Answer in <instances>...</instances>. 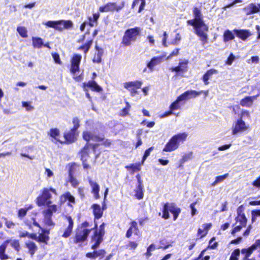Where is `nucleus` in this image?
<instances>
[{
  "label": "nucleus",
  "mask_w": 260,
  "mask_h": 260,
  "mask_svg": "<svg viewBox=\"0 0 260 260\" xmlns=\"http://www.w3.org/2000/svg\"><path fill=\"white\" fill-rule=\"evenodd\" d=\"M124 6V3L122 2L120 5H117L115 3H109L105 6H101L99 8L101 12H108L116 11L117 12L121 10Z\"/></svg>",
  "instance_id": "7"
},
{
  "label": "nucleus",
  "mask_w": 260,
  "mask_h": 260,
  "mask_svg": "<svg viewBox=\"0 0 260 260\" xmlns=\"http://www.w3.org/2000/svg\"><path fill=\"white\" fill-rule=\"evenodd\" d=\"M240 251L239 249L235 250L231 254L230 260H238Z\"/></svg>",
  "instance_id": "55"
},
{
  "label": "nucleus",
  "mask_w": 260,
  "mask_h": 260,
  "mask_svg": "<svg viewBox=\"0 0 260 260\" xmlns=\"http://www.w3.org/2000/svg\"><path fill=\"white\" fill-rule=\"evenodd\" d=\"M139 229L137 226V223L136 221H132L131 223V226L128 229L126 234V237L127 238H129L132 236L133 233L134 234L138 235L139 234Z\"/></svg>",
  "instance_id": "26"
},
{
  "label": "nucleus",
  "mask_w": 260,
  "mask_h": 260,
  "mask_svg": "<svg viewBox=\"0 0 260 260\" xmlns=\"http://www.w3.org/2000/svg\"><path fill=\"white\" fill-rule=\"evenodd\" d=\"M155 249V246L154 244H151L147 248V252L146 253V256L149 257L151 255V252Z\"/></svg>",
  "instance_id": "60"
},
{
  "label": "nucleus",
  "mask_w": 260,
  "mask_h": 260,
  "mask_svg": "<svg viewBox=\"0 0 260 260\" xmlns=\"http://www.w3.org/2000/svg\"><path fill=\"white\" fill-rule=\"evenodd\" d=\"M81 58V55L78 54H74L71 58L70 72L74 76L79 71V64Z\"/></svg>",
  "instance_id": "8"
},
{
  "label": "nucleus",
  "mask_w": 260,
  "mask_h": 260,
  "mask_svg": "<svg viewBox=\"0 0 260 260\" xmlns=\"http://www.w3.org/2000/svg\"><path fill=\"white\" fill-rule=\"evenodd\" d=\"M85 152H86V150H84L82 152V162H83V166L84 169H87L90 168V166H89V165H88V164H87L85 162V161H86V159L85 158V156H84V153Z\"/></svg>",
  "instance_id": "61"
},
{
  "label": "nucleus",
  "mask_w": 260,
  "mask_h": 260,
  "mask_svg": "<svg viewBox=\"0 0 260 260\" xmlns=\"http://www.w3.org/2000/svg\"><path fill=\"white\" fill-rule=\"evenodd\" d=\"M203 91H196L195 90H187L184 93H182L181 95V97L184 101L188 100L190 99L196 98L197 96H199L202 93Z\"/></svg>",
  "instance_id": "21"
},
{
  "label": "nucleus",
  "mask_w": 260,
  "mask_h": 260,
  "mask_svg": "<svg viewBox=\"0 0 260 260\" xmlns=\"http://www.w3.org/2000/svg\"><path fill=\"white\" fill-rule=\"evenodd\" d=\"M234 31L237 37L243 41H245L252 35L251 31L248 29H235Z\"/></svg>",
  "instance_id": "19"
},
{
  "label": "nucleus",
  "mask_w": 260,
  "mask_h": 260,
  "mask_svg": "<svg viewBox=\"0 0 260 260\" xmlns=\"http://www.w3.org/2000/svg\"><path fill=\"white\" fill-rule=\"evenodd\" d=\"M59 131L58 129L55 128H51L50 129V131L48 132V135L50 136V137L54 138L55 140H58L57 137L59 136Z\"/></svg>",
  "instance_id": "43"
},
{
  "label": "nucleus",
  "mask_w": 260,
  "mask_h": 260,
  "mask_svg": "<svg viewBox=\"0 0 260 260\" xmlns=\"http://www.w3.org/2000/svg\"><path fill=\"white\" fill-rule=\"evenodd\" d=\"M77 135L76 130L71 129L64 134V138L68 143H72L76 140Z\"/></svg>",
  "instance_id": "22"
},
{
  "label": "nucleus",
  "mask_w": 260,
  "mask_h": 260,
  "mask_svg": "<svg viewBox=\"0 0 260 260\" xmlns=\"http://www.w3.org/2000/svg\"><path fill=\"white\" fill-rule=\"evenodd\" d=\"M89 223L87 222L83 223L81 226L76 231V236L74 238V243L76 244L85 241L91 232L92 229H89Z\"/></svg>",
  "instance_id": "3"
},
{
  "label": "nucleus",
  "mask_w": 260,
  "mask_h": 260,
  "mask_svg": "<svg viewBox=\"0 0 260 260\" xmlns=\"http://www.w3.org/2000/svg\"><path fill=\"white\" fill-rule=\"evenodd\" d=\"M105 253V251L104 250H101L97 251H94L92 253H87L86 254V257L90 258H95L100 256H104Z\"/></svg>",
  "instance_id": "36"
},
{
  "label": "nucleus",
  "mask_w": 260,
  "mask_h": 260,
  "mask_svg": "<svg viewBox=\"0 0 260 260\" xmlns=\"http://www.w3.org/2000/svg\"><path fill=\"white\" fill-rule=\"evenodd\" d=\"M10 242L9 240H6L0 246V259L1 260H6L9 258L8 256L5 254V252Z\"/></svg>",
  "instance_id": "31"
},
{
  "label": "nucleus",
  "mask_w": 260,
  "mask_h": 260,
  "mask_svg": "<svg viewBox=\"0 0 260 260\" xmlns=\"http://www.w3.org/2000/svg\"><path fill=\"white\" fill-rule=\"evenodd\" d=\"M92 208L93 209V213L95 218L97 219L100 218L103 215V210L105 209L104 207L102 209L99 205L93 204L92 206Z\"/></svg>",
  "instance_id": "29"
},
{
  "label": "nucleus",
  "mask_w": 260,
  "mask_h": 260,
  "mask_svg": "<svg viewBox=\"0 0 260 260\" xmlns=\"http://www.w3.org/2000/svg\"><path fill=\"white\" fill-rule=\"evenodd\" d=\"M195 30L196 34L200 38V40L204 43H206L208 40L207 32L208 26L204 22L191 25Z\"/></svg>",
  "instance_id": "5"
},
{
  "label": "nucleus",
  "mask_w": 260,
  "mask_h": 260,
  "mask_svg": "<svg viewBox=\"0 0 260 260\" xmlns=\"http://www.w3.org/2000/svg\"><path fill=\"white\" fill-rule=\"evenodd\" d=\"M49 237L45 234H40L38 237V241L40 243H43L45 245L47 244Z\"/></svg>",
  "instance_id": "49"
},
{
  "label": "nucleus",
  "mask_w": 260,
  "mask_h": 260,
  "mask_svg": "<svg viewBox=\"0 0 260 260\" xmlns=\"http://www.w3.org/2000/svg\"><path fill=\"white\" fill-rule=\"evenodd\" d=\"M179 49H176L173 51L166 58V60L170 59L172 57L177 56L179 54Z\"/></svg>",
  "instance_id": "63"
},
{
  "label": "nucleus",
  "mask_w": 260,
  "mask_h": 260,
  "mask_svg": "<svg viewBox=\"0 0 260 260\" xmlns=\"http://www.w3.org/2000/svg\"><path fill=\"white\" fill-rule=\"evenodd\" d=\"M19 237L20 238H24L25 237H28L32 239H35L36 235L35 234H29L27 232H19Z\"/></svg>",
  "instance_id": "57"
},
{
  "label": "nucleus",
  "mask_w": 260,
  "mask_h": 260,
  "mask_svg": "<svg viewBox=\"0 0 260 260\" xmlns=\"http://www.w3.org/2000/svg\"><path fill=\"white\" fill-rule=\"evenodd\" d=\"M218 73V71L215 69H210L208 70L203 75L202 80L205 85H208L209 82L208 80L212 77L213 75Z\"/></svg>",
  "instance_id": "28"
},
{
  "label": "nucleus",
  "mask_w": 260,
  "mask_h": 260,
  "mask_svg": "<svg viewBox=\"0 0 260 260\" xmlns=\"http://www.w3.org/2000/svg\"><path fill=\"white\" fill-rule=\"evenodd\" d=\"M32 44L35 48H40L43 45L42 39L40 38H33Z\"/></svg>",
  "instance_id": "41"
},
{
  "label": "nucleus",
  "mask_w": 260,
  "mask_h": 260,
  "mask_svg": "<svg viewBox=\"0 0 260 260\" xmlns=\"http://www.w3.org/2000/svg\"><path fill=\"white\" fill-rule=\"evenodd\" d=\"M236 224L239 223V225L236 226L232 232V234L240 231L242 227H244L246 225L247 219L244 214H239L238 216L236 218Z\"/></svg>",
  "instance_id": "12"
},
{
  "label": "nucleus",
  "mask_w": 260,
  "mask_h": 260,
  "mask_svg": "<svg viewBox=\"0 0 260 260\" xmlns=\"http://www.w3.org/2000/svg\"><path fill=\"white\" fill-rule=\"evenodd\" d=\"M22 106L27 111H31L34 109V107L31 105L30 102H22Z\"/></svg>",
  "instance_id": "53"
},
{
  "label": "nucleus",
  "mask_w": 260,
  "mask_h": 260,
  "mask_svg": "<svg viewBox=\"0 0 260 260\" xmlns=\"http://www.w3.org/2000/svg\"><path fill=\"white\" fill-rule=\"evenodd\" d=\"M60 199L61 202H64L67 200L72 203H75V198L69 192L61 195Z\"/></svg>",
  "instance_id": "34"
},
{
  "label": "nucleus",
  "mask_w": 260,
  "mask_h": 260,
  "mask_svg": "<svg viewBox=\"0 0 260 260\" xmlns=\"http://www.w3.org/2000/svg\"><path fill=\"white\" fill-rule=\"evenodd\" d=\"M234 34L230 30H226L223 34V41L227 42L234 39Z\"/></svg>",
  "instance_id": "37"
},
{
  "label": "nucleus",
  "mask_w": 260,
  "mask_h": 260,
  "mask_svg": "<svg viewBox=\"0 0 260 260\" xmlns=\"http://www.w3.org/2000/svg\"><path fill=\"white\" fill-rule=\"evenodd\" d=\"M188 63V61L187 60H183L182 61L180 62L179 65L177 67L171 68L170 70H171L172 72H186L187 69Z\"/></svg>",
  "instance_id": "24"
},
{
  "label": "nucleus",
  "mask_w": 260,
  "mask_h": 260,
  "mask_svg": "<svg viewBox=\"0 0 260 260\" xmlns=\"http://www.w3.org/2000/svg\"><path fill=\"white\" fill-rule=\"evenodd\" d=\"M144 187L138 186L135 190V197L139 200H141L143 198L144 196Z\"/></svg>",
  "instance_id": "40"
},
{
  "label": "nucleus",
  "mask_w": 260,
  "mask_h": 260,
  "mask_svg": "<svg viewBox=\"0 0 260 260\" xmlns=\"http://www.w3.org/2000/svg\"><path fill=\"white\" fill-rule=\"evenodd\" d=\"M105 224L103 223L100 226L99 232H94V236L92 238V242H95V244L92 246V249H96L103 240L102 237L104 235Z\"/></svg>",
  "instance_id": "10"
},
{
  "label": "nucleus",
  "mask_w": 260,
  "mask_h": 260,
  "mask_svg": "<svg viewBox=\"0 0 260 260\" xmlns=\"http://www.w3.org/2000/svg\"><path fill=\"white\" fill-rule=\"evenodd\" d=\"M69 181L71 183L72 185L74 187H77L79 184L78 181L76 178L73 176L71 171L69 172Z\"/></svg>",
  "instance_id": "51"
},
{
  "label": "nucleus",
  "mask_w": 260,
  "mask_h": 260,
  "mask_svg": "<svg viewBox=\"0 0 260 260\" xmlns=\"http://www.w3.org/2000/svg\"><path fill=\"white\" fill-rule=\"evenodd\" d=\"M183 102H184V101L183 100L181 96H179L176 101L171 104L170 110H172V111H174L175 110L180 109L181 106L184 104Z\"/></svg>",
  "instance_id": "25"
},
{
  "label": "nucleus",
  "mask_w": 260,
  "mask_h": 260,
  "mask_svg": "<svg viewBox=\"0 0 260 260\" xmlns=\"http://www.w3.org/2000/svg\"><path fill=\"white\" fill-rule=\"evenodd\" d=\"M26 248L28 249V253L33 256L36 251L37 250L38 248L36 245L32 242H28L25 243Z\"/></svg>",
  "instance_id": "33"
},
{
  "label": "nucleus",
  "mask_w": 260,
  "mask_h": 260,
  "mask_svg": "<svg viewBox=\"0 0 260 260\" xmlns=\"http://www.w3.org/2000/svg\"><path fill=\"white\" fill-rule=\"evenodd\" d=\"M140 3V6L139 8V12H141L144 9L145 6V0H134L132 4V7L134 8L136 5L139 4Z\"/></svg>",
  "instance_id": "47"
},
{
  "label": "nucleus",
  "mask_w": 260,
  "mask_h": 260,
  "mask_svg": "<svg viewBox=\"0 0 260 260\" xmlns=\"http://www.w3.org/2000/svg\"><path fill=\"white\" fill-rule=\"evenodd\" d=\"M42 24L47 27L52 28L58 31H62L64 29H70L73 27V23L71 20H49L43 22Z\"/></svg>",
  "instance_id": "1"
},
{
  "label": "nucleus",
  "mask_w": 260,
  "mask_h": 260,
  "mask_svg": "<svg viewBox=\"0 0 260 260\" xmlns=\"http://www.w3.org/2000/svg\"><path fill=\"white\" fill-rule=\"evenodd\" d=\"M52 193L57 194L56 189L52 187L44 188L42 190L41 194L37 198V204L39 206H49L52 203L50 200L52 198Z\"/></svg>",
  "instance_id": "2"
},
{
  "label": "nucleus",
  "mask_w": 260,
  "mask_h": 260,
  "mask_svg": "<svg viewBox=\"0 0 260 260\" xmlns=\"http://www.w3.org/2000/svg\"><path fill=\"white\" fill-rule=\"evenodd\" d=\"M260 246V240H256L255 243L251 246L248 248L243 249L241 251L242 254L245 255V257H247L250 255L253 251L256 250L257 247Z\"/></svg>",
  "instance_id": "18"
},
{
  "label": "nucleus",
  "mask_w": 260,
  "mask_h": 260,
  "mask_svg": "<svg viewBox=\"0 0 260 260\" xmlns=\"http://www.w3.org/2000/svg\"><path fill=\"white\" fill-rule=\"evenodd\" d=\"M250 5L252 11V14L257 13L260 11V4L255 5L251 3Z\"/></svg>",
  "instance_id": "58"
},
{
  "label": "nucleus",
  "mask_w": 260,
  "mask_h": 260,
  "mask_svg": "<svg viewBox=\"0 0 260 260\" xmlns=\"http://www.w3.org/2000/svg\"><path fill=\"white\" fill-rule=\"evenodd\" d=\"M98 146V145L96 144H90L89 143H87V145L85 146V147L84 148V149L81 151V156L82 157V152L84 150H86V152L84 153L85 158L86 159H87V157L88 156V152H89V149L91 148L93 151H95V149L97 148Z\"/></svg>",
  "instance_id": "35"
},
{
  "label": "nucleus",
  "mask_w": 260,
  "mask_h": 260,
  "mask_svg": "<svg viewBox=\"0 0 260 260\" xmlns=\"http://www.w3.org/2000/svg\"><path fill=\"white\" fill-rule=\"evenodd\" d=\"M248 127V126L246 124L244 121L241 119H238L233 125L232 134L235 135L242 133L247 131Z\"/></svg>",
  "instance_id": "6"
},
{
  "label": "nucleus",
  "mask_w": 260,
  "mask_h": 260,
  "mask_svg": "<svg viewBox=\"0 0 260 260\" xmlns=\"http://www.w3.org/2000/svg\"><path fill=\"white\" fill-rule=\"evenodd\" d=\"M72 122L74 124V126L72 129L77 131L80 126V120L78 117H74L73 119Z\"/></svg>",
  "instance_id": "59"
},
{
  "label": "nucleus",
  "mask_w": 260,
  "mask_h": 260,
  "mask_svg": "<svg viewBox=\"0 0 260 260\" xmlns=\"http://www.w3.org/2000/svg\"><path fill=\"white\" fill-rule=\"evenodd\" d=\"M83 88L84 91H86L89 88H90L91 90L97 92H100L102 90V88L94 81L83 83Z\"/></svg>",
  "instance_id": "17"
},
{
  "label": "nucleus",
  "mask_w": 260,
  "mask_h": 260,
  "mask_svg": "<svg viewBox=\"0 0 260 260\" xmlns=\"http://www.w3.org/2000/svg\"><path fill=\"white\" fill-rule=\"evenodd\" d=\"M166 56V53H164L161 56H154L152 57L150 61L147 64V67L149 69V71L150 72H153L154 70V67L156 66L159 64L163 61V59Z\"/></svg>",
  "instance_id": "14"
},
{
  "label": "nucleus",
  "mask_w": 260,
  "mask_h": 260,
  "mask_svg": "<svg viewBox=\"0 0 260 260\" xmlns=\"http://www.w3.org/2000/svg\"><path fill=\"white\" fill-rule=\"evenodd\" d=\"M31 206H30L28 208H21L20 209H19L18 211V217L20 218H23L26 215L28 210L29 209H31Z\"/></svg>",
  "instance_id": "52"
},
{
  "label": "nucleus",
  "mask_w": 260,
  "mask_h": 260,
  "mask_svg": "<svg viewBox=\"0 0 260 260\" xmlns=\"http://www.w3.org/2000/svg\"><path fill=\"white\" fill-rule=\"evenodd\" d=\"M141 31V28L135 27L126 30L122 40V44L125 46H129L132 42L136 40L137 37Z\"/></svg>",
  "instance_id": "4"
},
{
  "label": "nucleus",
  "mask_w": 260,
  "mask_h": 260,
  "mask_svg": "<svg viewBox=\"0 0 260 260\" xmlns=\"http://www.w3.org/2000/svg\"><path fill=\"white\" fill-rule=\"evenodd\" d=\"M138 244L134 241H129L126 245V248L129 250H135L138 246Z\"/></svg>",
  "instance_id": "54"
},
{
  "label": "nucleus",
  "mask_w": 260,
  "mask_h": 260,
  "mask_svg": "<svg viewBox=\"0 0 260 260\" xmlns=\"http://www.w3.org/2000/svg\"><path fill=\"white\" fill-rule=\"evenodd\" d=\"M95 48L98 51V53L96 54V55H95L94 56L92 60H93V62H94L100 63L102 60L101 57L103 54V51L102 50H99V47L96 46L95 47Z\"/></svg>",
  "instance_id": "39"
},
{
  "label": "nucleus",
  "mask_w": 260,
  "mask_h": 260,
  "mask_svg": "<svg viewBox=\"0 0 260 260\" xmlns=\"http://www.w3.org/2000/svg\"><path fill=\"white\" fill-rule=\"evenodd\" d=\"M141 165H142V164H141L140 163H137V164H132L129 166H127L125 167V168L128 170H131L132 173L133 174L135 172H138V171H140Z\"/></svg>",
  "instance_id": "38"
},
{
  "label": "nucleus",
  "mask_w": 260,
  "mask_h": 260,
  "mask_svg": "<svg viewBox=\"0 0 260 260\" xmlns=\"http://www.w3.org/2000/svg\"><path fill=\"white\" fill-rule=\"evenodd\" d=\"M92 43V40H90L88 41L84 45L80 46L78 49L83 50L85 53H86L89 50L90 46Z\"/></svg>",
  "instance_id": "44"
},
{
  "label": "nucleus",
  "mask_w": 260,
  "mask_h": 260,
  "mask_svg": "<svg viewBox=\"0 0 260 260\" xmlns=\"http://www.w3.org/2000/svg\"><path fill=\"white\" fill-rule=\"evenodd\" d=\"M259 58L258 56H252L250 59L247 60L248 63H258L259 62Z\"/></svg>",
  "instance_id": "64"
},
{
  "label": "nucleus",
  "mask_w": 260,
  "mask_h": 260,
  "mask_svg": "<svg viewBox=\"0 0 260 260\" xmlns=\"http://www.w3.org/2000/svg\"><path fill=\"white\" fill-rule=\"evenodd\" d=\"M228 174H225L224 175L216 177L215 178V180L214 181V182L212 183V186H214L218 183L222 182L224 179H225L228 177Z\"/></svg>",
  "instance_id": "46"
},
{
  "label": "nucleus",
  "mask_w": 260,
  "mask_h": 260,
  "mask_svg": "<svg viewBox=\"0 0 260 260\" xmlns=\"http://www.w3.org/2000/svg\"><path fill=\"white\" fill-rule=\"evenodd\" d=\"M44 216V222L48 225H53V222L51 220L52 214L50 212V210H46L43 211Z\"/></svg>",
  "instance_id": "32"
},
{
  "label": "nucleus",
  "mask_w": 260,
  "mask_h": 260,
  "mask_svg": "<svg viewBox=\"0 0 260 260\" xmlns=\"http://www.w3.org/2000/svg\"><path fill=\"white\" fill-rule=\"evenodd\" d=\"M192 13L193 19L189 20L187 21L188 25H191L204 22L203 20V16L202 14L201 11L199 8L197 7L194 8Z\"/></svg>",
  "instance_id": "11"
},
{
  "label": "nucleus",
  "mask_w": 260,
  "mask_h": 260,
  "mask_svg": "<svg viewBox=\"0 0 260 260\" xmlns=\"http://www.w3.org/2000/svg\"><path fill=\"white\" fill-rule=\"evenodd\" d=\"M4 220L5 224L8 229H14L16 225L15 223L13 222L12 220L8 219L6 217H3Z\"/></svg>",
  "instance_id": "48"
},
{
  "label": "nucleus",
  "mask_w": 260,
  "mask_h": 260,
  "mask_svg": "<svg viewBox=\"0 0 260 260\" xmlns=\"http://www.w3.org/2000/svg\"><path fill=\"white\" fill-rule=\"evenodd\" d=\"M179 145L172 137L169 142L166 144L165 147L163 149V151L165 152H171L176 150L179 147Z\"/></svg>",
  "instance_id": "20"
},
{
  "label": "nucleus",
  "mask_w": 260,
  "mask_h": 260,
  "mask_svg": "<svg viewBox=\"0 0 260 260\" xmlns=\"http://www.w3.org/2000/svg\"><path fill=\"white\" fill-rule=\"evenodd\" d=\"M9 240L10 241V242L9 243H11V246L13 248H14V249L16 251H19L20 250V244H19V241L18 240Z\"/></svg>",
  "instance_id": "50"
},
{
  "label": "nucleus",
  "mask_w": 260,
  "mask_h": 260,
  "mask_svg": "<svg viewBox=\"0 0 260 260\" xmlns=\"http://www.w3.org/2000/svg\"><path fill=\"white\" fill-rule=\"evenodd\" d=\"M187 136L188 134L187 133L184 132L175 135L172 137V138L179 145L180 143H183L186 140Z\"/></svg>",
  "instance_id": "30"
},
{
  "label": "nucleus",
  "mask_w": 260,
  "mask_h": 260,
  "mask_svg": "<svg viewBox=\"0 0 260 260\" xmlns=\"http://www.w3.org/2000/svg\"><path fill=\"white\" fill-rule=\"evenodd\" d=\"M180 210L174 204H165L163 208L162 217L166 219H168L170 217L169 212L174 213Z\"/></svg>",
  "instance_id": "13"
},
{
  "label": "nucleus",
  "mask_w": 260,
  "mask_h": 260,
  "mask_svg": "<svg viewBox=\"0 0 260 260\" xmlns=\"http://www.w3.org/2000/svg\"><path fill=\"white\" fill-rule=\"evenodd\" d=\"M258 96V95L253 96H247L241 101L240 104L243 107H249L252 105L253 101L256 100Z\"/></svg>",
  "instance_id": "27"
},
{
  "label": "nucleus",
  "mask_w": 260,
  "mask_h": 260,
  "mask_svg": "<svg viewBox=\"0 0 260 260\" xmlns=\"http://www.w3.org/2000/svg\"><path fill=\"white\" fill-rule=\"evenodd\" d=\"M17 31L22 38L27 37V31L26 28L24 26H19L17 28Z\"/></svg>",
  "instance_id": "42"
},
{
  "label": "nucleus",
  "mask_w": 260,
  "mask_h": 260,
  "mask_svg": "<svg viewBox=\"0 0 260 260\" xmlns=\"http://www.w3.org/2000/svg\"><path fill=\"white\" fill-rule=\"evenodd\" d=\"M65 219L68 223V226L65 229L62 236L63 238H67L71 235L73 230L74 222L71 216H66Z\"/></svg>",
  "instance_id": "15"
},
{
  "label": "nucleus",
  "mask_w": 260,
  "mask_h": 260,
  "mask_svg": "<svg viewBox=\"0 0 260 260\" xmlns=\"http://www.w3.org/2000/svg\"><path fill=\"white\" fill-rule=\"evenodd\" d=\"M89 183L92 189V193L93 194L94 197L95 199H99L100 198L99 191L100 186L95 181L92 180L91 178H88Z\"/></svg>",
  "instance_id": "23"
},
{
  "label": "nucleus",
  "mask_w": 260,
  "mask_h": 260,
  "mask_svg": "<svg viewBox=\"0 0 260 260\" xmlns=\"http://www.w3.org/2000/svg\"><path fill=\"white\" fill-rule=\"evenodd\" d=\"M44 174L46 175L47 179L54 177V173L53 171L48 168H45Z\"/></svg>",
  "instance_id": "62"
},
{
  "label": "nucleus",
  "mask_w": 260,
  "mask_h": 260,
  "mask_svg": "<svg viewBox=\"0 0 260 260\" xmlns=\"http://www.w3.org/2000/svg\"><path fill=\"white\" fill-rule=\"evenodd\" d=\"M142 85V81H135L125 83L124 87L131 92L132 96H135L137 93V89L141 88Z\"/></svg>",
  "instance_id": "9"
},
{
  "label": "nucleus",
  "mask_w": 260,
  "mask_h": 260,
  "mask_svg": "<svg viewBox=\"0 0 260 260\" xmlns=\"http://www.w3.org/2000/svg\"><path fill=\"white\" fill-rule=\"evenodd\" d=\"M83 138L87 142L92 140L96 142H100L104 140L102 137L93 135L91 132L84 131L83 132Z\"/></svg>",
  "instance_id": "16"
},
{
  "label": "nucleus",
  "mask_w": 260,
  "mask_h": 260,
  "mask_svg": "<svg viewBox=\"0 0 260 260\" xmlns=\"http://www.w3.org/2000/svg\"><path fill=\"white\" fill-rule=\"evenodd\" d=\"M125 104L126 107L122 110L120 113V115L123 117L126 116L129 114V112L131 108V106L128 102H126Z\"/></svg>",
  "instance_id": "45"
},
{
  "label": "nucleus",
  "mask_w": 260,
  "mask_h": 260,
  "mask_svg": "<svg viewBox=\"0 0 260 260\" xmlns=\"http://www.w3.org/2000/svg\"><path fill=\"white\" fill-rule=\"evenodd\" d=\"M211 226H212V224L211 223H205V224H203L202 228L204 229V230L205 231V233L203 235H202L201 236H200V238H202L206 235V234L208 233V230L211 228Z\"/></svg>",
  "instance_id": "56"
}]
</instances>
